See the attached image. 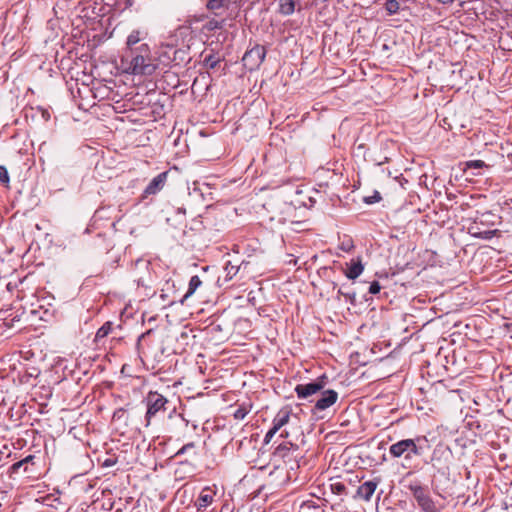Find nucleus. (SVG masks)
<instances>
[{
	"mask_svg": "<svg viewBox=\"0 0 512 512\" xmlns=\"http://www.w3.org/2000/svg\"><path fill=\"white\" fill-rule=\"evenodd\" d=\"M125 57L130 58L127 72L133 75H152L157 68L153 63L150 48L145 43L137 46V50L126 53Z\"/></svg>",
	"mask_w": 512,
	"mask_h": 512,
	"instance_id": "f257e3e1",
	"label": "nucleus"
},
{
	"mask_svg": "<svg viewBox=\"0 0 512 512\" xmlns=\"http://www.w3.org/2000/svg\"><path fill=\"white\" fill-rule=\"evenodd\" d=\"M497 218L491 212H484L474 218V221L468 226V233L475 237L490 240L497 233V229H490V226L495 225L494 219Z\"/></svg>",
	"mask_w": 512,
	"mask_h": 512,
	"instance_id": "f03ea898",
	"label": "nucleus"
},
{
	"mask_svg": "<svg viewBox=\"0 0 512 512\" xmlns=\"http://www.w3.org/2000/svg\"><path fill=\"white\" fill-rule=\"evenodd\" d=\"M408 489L423 512H439V509L433 501L427 487H424L419 483H411L408 485Z\"/></svg>",
	"mask_w": 512,
	"mask_h": 512,
	"instance_id": "7ed1b4c3",
	"label": "nucleus"
},
{
	"mask_svg": "<svg viewBox=\"0 0 512 512\" xmlns=\"http://www.w3.org/2000/svg\"><path fill=\"white\" fill-rule=\"evenodd\" d=\"M145 401L147 406L145 419L148 426L153 417H155L159 412L166 410V404L168 403V400L162 394L156 391H150L147 394Z\"/></svg>",
	"mask_w": 512,
	"mask_h": 512,
	"instance_id": "20e7f679",
	"label": "nucleus"
},
{
	"mask_svg": "<svg viewBox=\"0 0 512 512\" xmlns=\"http://www.w3.org/2000/svg\"><path fill=\"white\" fill-rule=\"evenodd\" d=\"M389 453L394 458H400L402 456L409 458L411 454L417 456L421 455L422 451L414 439H403L392 444L389 448Z\"/></svg>",
	"mask_w": 512,
	"mask_h": 512,
	"instance_id": "39448f33",
	"label": "nucleus"
},
{
	"mask_svg": "<svg viewBox=\"0 0 512 512\" xmlns=\"http://www.w3.org/2000/svg\"><path fill=\"white\" fill-rule=\"evenodd\" d=\"M266 56V50L261 45H255L245 52L242 57L243 65L250 71L256 70L263 63Z\"/></svg>",
	"mask_w": 512,
	"mask_h": 512,
	"instance_id": "423d86ee",
	"label": "nucleus"
},
{
	"mask_svg": "<svg viewBox=\"0 0 512 512\" xmlns=\"http://www.w3.org/2000/svg\"><path fill=\"white\" fill-rule=\"evenodd\" d=\"M325 379H326V377L322 376L314 382H310V383H306V384H298L295 387V392H296L297 397L299 399H308L310 396L321 391L326 385Z\"/></svg>",
	"mask_w": 512,
	"mask_h": 512,
	"instance_id": "0eeeda50",
	"label": "nucleus"
},
{
	"mask_svg": "<svg viewBox=\"0 0 512 512\" xmlns=\"http://www.w3.org/2000/svg\"><path fill=\"white\" fill-rule=\"evenodd\" d=\"M35 460L36 456L28 455L24 459L14 463L11 467V473H18L19 469L23 467L24 472L28 477H35Z\"/></svg>",
	"mask_w": 512,
	"mask_h": 512,
	"instance_id": "6e6552de",
	"label": "nucleus"
},
{
	"mask_svg": "<svg viewBox=\"0 0 512 512\" xmlns=\"http://www.w3.org/2000/svg\"><path fill=\"white\" fill-rule=\"evenodd\" d=\"M167 177H168V172L167 171L162 172V173L158 174L157 176H155L149 182L147 187L145 188L144 193H143V197H147L149 195H155L158 192H160L164 188V186L166 184Z\"/></svg>",
	"mask_w": 512,
	"mask_h": 512,
	"instance_id": "1a4fd4ad",
	"label": "nucleus"
},
{
	"mask_svg": "<svg viewBox=\"0 0 512 512\" xmlns=\"http://www.w3.org/2000/svg\"><path fill=\"white\" fill-rule=\"evenodd\" d=\"M337 399L338 393L335 390L323 391L321 397L315 402L314 408L318 411H323L335 404Z\"/></svg>",
	"mask_w": 512,
	"mask_h": 512,
	"instance_id": "9d476101",
	"label": "nucleus"
},
{
	"mask_svg": "<svg viewBox=\"0 0 512 512\" xmlns=\"http://www.w3.org/2000/svg\"><path fill=\"white\" fill-rule=\"evenodd\" d=\"M215 494V491L211 487L207 486L203 488L195 502L197 509H206L210 504H212Z\"/></svg>",
	"mask_w": 512,
	"mask_h": 512,
	"instance_id": "9b49d317",
	"label": "nucleus"
},
{
	"mask_svg": "<svg viewBox=\"0 0 512 512\" xmlns=\"http://www.w3.org/2000/svg\"><path fill=\"white\" fill-rule=\"evenodd\" d=\"M378 481L370 480L366 481L358 487L357 495L364 499L365 501H370L373 496L377 486Z\"/></svg>",
	"mask_w": 512,
	"mask_h": 512,
	"instance_id": "f8f14e48",
	"label": "nucleus"
},
{
	"mask_svg": "<svg viewBox=\"0 0 512 512\" xmlns=\"http://www.w3.org/2000/svg\"><path fill=\"white\" fill-rule=\"evenodd\" d=\"M291 410L288 407L282 408L273 419V427L280 430L290 421Z\"/></svg>",
	"mask_w": 512,
	"mask_h": 512,
	"instance_id": "ddd939ff",
	"label": "nucleus"
},
{
	"mask_svg": "<svg viewBox=\"0 0 512 512\" xmlns=\"http://www.w3.org/2000/svg\"><path fill=\"white\" fill-rule=\"evenodd\" d=\"M363 270L364 266L362 265L361 260L358 259L356 261L352 260L349 264H347V268L344 273L348 279L354 280L361 275Z\"/></svg>",
	"mask_w": 512,
	"mask_h": 512,
	"instance_id": "4468645a",
	"label": "nucleus"
},
{
	"mask_svg": "<svg viewBox=\"0 0 512 512\" xmlns=\"http://www.w3.org/2000/svg\"><path fill=\"white\" fill-rule=\"evenodd\" d=\"M297 448H298L297 445L293 444L290 441H287V442L280 444L276 448L274 455L276 457L284 459L285 457H287L289 455L291 450H296Z\"/></svg>",
	"mask_w": 512,
	"mask_h": 512,
	"instance_id": "2eb2a0df",
	"label": "nucleus"
},
{
	"mask_svg": "<svg viewBox=\"0 0 512 512\" xmlns=\"http://www.w3.org/2000/svg\"><path fill=\"white\" fill-rule=\"evenodd\" d=\"M202 285V281L199 278L198 275H194L191 277L188 285V290L183 296L181 303H183L185 300H187L189 297H191L195 291Z\"/></svg>",
	"mask_w": 512,
	"mask_h": 512,
	"instance_id": "dca6fc26",
	"label": "nucleus"
},
{
	"mask_svg": "<svg viewBox=\"0 0 512 512\" xmlns=\"http://www.w3.org/2000/svg\"><path fill=\"white\" fill-rule=\"evenodd\" d=\"M141 40L140 32L137 30L132 31L129 36L127 37L126 45H127V51L126 53L131 52V50H137V47H135L136 44H138Z\"/></svg>",
	"mask_w": 512,
	"mask_h": 512,
	"instance_id": "f3484780",
	"label": "nucleus"
},
{
	"mask_svg": "<svg viewBox=\"0 0 512 512\" xmlns=\"http://www.w3.org/2000/svg\"><path fill=\"white\" fill-rule=\"evenodd\" d=\"M279 11L283 15H291L295 11V1L280 0Z\"/></svg>",
	"mask_w": 512,
	"mask_h": 512,
	"instance_id": "a211bd4d",
	"label": "nucleus"
},
{
	"mask_svg": "<svg viewBox=\"0 0 512 512\" xmlns=\"http://www.w3.org/2000/svg\"><path fill=\"white\" fill-rule=\"evenodd\" d=\"M164 47L169 49L170 51H173V54H174V57L172 58L169 55L168 51H164V52L160 53V58L163 60V62H166L167 64L172 62V61H176L177 60V54H184L185 53L183 50H174L173 46H171V45H166Z\"/></svg>",
	"mask_w": 512,
	"mask_h": 512,
	"instance_id": "6ab92c4d",
	"label": "nucleus"
},
{
	"mask_svg": "<svg viewBox=\"0 0 512 512\" xmlns=\"http://www.w3.org/2000/svg\"><path fill=\"white\" fill-rule=\"evenodd\" d=\"M112 330V322H105L96 332L95 341L100 342L103 338L107 337Z\"/></svg>",
	"mask_w": 512,
	"mask_h": 512,
	"instance_id": "aec40b11",
	"label": "nucleus"
},
{
	"mask_svg": "<svg viewBox=\"0 0 512 512\" xmlns=\"http://www.w3.org/2000/svg\"><path fill=\"white\" fill-rule=\"evenodd\" d=\"M231 0H208L206 7L211 11H216L222 8H228Z\"/></svg>",
	"mask_w": 512,
	"mask_h": 512,
	"instance_id": "412c9836",
	"label": "nucleus"
},
{
	"mask_svg": "<svg viewBox=\"0 0 512 512\" xmlns=\"http://www.w3.org/2000/svg\"><path fill=\"white\" fill-rule=\"evenodd\" d=\"M221 58L217 57L215 54L211 53L204 57L203 65L207 69H214L220 63Z\"/></svg>",
	"mask_w": 512,
	"mask_h": 512,
	"instance_id": "4be33fe9",
	"label": "nucleus"
},
{
	"mask_svg": "<svg viewBox=\"0 0 512 512\" xmlns=\"http://www.w3.org/2000/svg\"><path fill=\"white\" fill-rule=\"evenodd\" d=\"M385 9L388 15H395L400 9V4L397 0H387L385 3Z\"/></svg>",
	"mask_w": 512,
	"mask_h": 512,
	"instance_id": "5701e85b",
	"label": "nucleus"
},
{
	"mask_svg": "<svg viewBox=\"0 0 512 512\" xmlns=\"http://www.w3.org/2000/svg\"><path fill=\"white\" fill-rule=\"evenodd\" d=\"M224 271L226 273V280H231L239 271V266L233 265L231 262H228L225 265Z\"/></svg>",
	"mask_w": 512,
	"mask_h": 512,
	"instance_id": "b1692460",
	"label": "nucleus"
},
{
	"mask_svg": "<svg viewBox=\"0 0 512 512\" xmlns=\"http://www.w3.org/2000/svg\"><path fill=\"white\" fill-rule=\"evenodd\" d=\"M485 166L486 164L482 160H471L466 162V169H481Z\"/></svg>",
	"mask_w": 512,
	"mask_h": 512,
	"instance_id": "393cba45",
	"label": "nucleus"
},
{
	"mask_svg": "<svg viewBox=\"0 0 512 512\" xmlns=\"http://www.w3.org/2000/svg\"><path fill=\"white\" fill-rule=\"evenodd\" d=\"M0 182L4 184L5 186L9 185L10 178L7 169L0 165Z\"/></svg>",
	"mask_w": 512,
	"mask_h": 512,
	"instance_id": "a878e982",
	"label": "nucleus"
},
{
	"mask_svg": "<svg viewBox=\"0 0 512 512\" xmlns=\"http://www.w3.org/2000/svg\"><path fill=\"white\" fill-rule=\"evenodd\" d=\"M331 490L334 494L341 495V494L345 493L346 487L343 483L336 482V483L331 484Z\"/></svg>",
	"mask_w": 512,
	"mask_h": 512,
	"instance_id": "bb28decb",
	"label": "nucleus"
},
{
	"mask_svg": "<svg viewBox=\"0 0 512 512\" xmlns=\"http://www.w3.org/2000/svg\"><path fill=\"white\" fill-rule=\"evenodd\" d=\"M382 199L380 193L378 191H375L372 196H368L364 198V202L367 204H374L376 202H379Z\"/></svg>",
	"mask_w": 512,
	"mask_h": 512,
	"instance_id": "cd10ccee",
	"label": "nucleus"
},
{
	"mask_svg": "<svg viewBox=\"0 0 512 512\" xmlns=\"http://www.w3.org/2000/svg\"><path fill=\"white\" fill-rule=\"evenodd\" d=\"M248 411L246 410V408H243V407H240L238 408L235 412H234V417L235 419L237 420H242L245 418V416L247 415Z\"/></svg>",
	"mask_w": 512,
	"mask_h": 512,
	"instance_id": "c85d7f7f",
	"label": "nucleus"
},
{
	"mask_svg": "<svg viewBox=\"0 0 512 512\" xmlns=\"http://www.w3.org/2000/svg\"><path fill=\"white\" fill-rule=\"evenodd\" d=\"M194 443L193 442H190V443H187L185 444L181 449H179L176 453V456H179V455H182L192 449H194Z\"/></svg>",
	"mask_w": 512,
	"mask_h": 512,
	"instance_id": "c756f323",
	"label": "nucleus"
},
{
	"mask_svg": "<svg viewBox=\"0 0 512 512\" xmlns=\"http://www.w3.org/2000/svg\"><path fill=\"white\" fill-rule=\"evenodd\" d=\"M381 290V286L378 281H373L369 286V293L370 294H377Z\"/></svg>",
	"mask_w": 512,
	"mask_h": 512,
	"instance_id": "7c9ffc66",
	"label": "nucleus"
},
{
	"mask_svg": "<svg viewBox=\"0 0 512 512\" xmlns=\"http://www.w3.org/2000/svg\"><path fill=\"white\" fill-rule=\"evenodd\" d=\"M278 431L279 430L275 429V427L272 426L271 429H269V431L266 433L264 437V442L268 444Z\"/></svg>",
	"mask_w": 512,
	"mask_h": 512,
	"instance_id": "2f4dec72",
	"label": "nucleus"
},
{
	"mask_svg": "<svg viewBox=\"0 0 512 512\" xmlns=\"http://www.w3.org/2000/svg\"><path fill=\"white\" fill-rule=\"evenodd\" d=\"M302 508L303 509H310V508L318 509V506H316L312 501H307L302 504Z\"/></svg>",
	"mask_w": 512,
	"mask_h": 512,
	"instance_id": "473e14b6",
	"label": "nucleus"
},
{
	"mask_svg": "<svg viewBox=\"0 0 512 512\" xmlns=\"http://www.w3.org/2000/svg\"><path fill=\"white\" fill-rule=\"evenodd\" d=\"M338 294L344 295L347 299H350V300H351V302H353V301H354V299H355V294H354V293H353V294L344 293V292L342 291V289H339V290H338Z\"/></svg>",
	"mask_w": 512,
	"mask_h": 512,
	"instance_id": "72a5a7b5",
	"label": "nucleus"
},
{
	"mask_svg": "<svg viewBox=\"0 0 512 512\" xmlns=\"http://www.w3.org/2000/svg\"><path fill=\"white\" fill-rule=\"evenodd\" d=\"M42 117L45 121H48L50 119V113L47 110H42Z\"/></svg>",
	"mask_w": 512,
	"mask_h": 512,
	"instance_id": "f704fd0d",
	"label": "nucleus"
},
{
	"mask_svg": "<svg viewBox=\"0 0 512 512\" xmlns=\"http://www.w3.org/2000/svg\"><path fill=\"white\" fill-rule=\"evenodd\" d=\"M439 3L441 4H452L454 2V0H437Z\"/></svg>",
	"mask_w": 512,
	"mask_h": 512,
	"instance_id": "c9c22d12",
	"label": "nucleus"
},
{
	"mask_svg": "<svg viewBox=\"0 0 512 512\" xmlns=\"http://www.w3.org/2000/svg\"><path fill=\"white\" fill-rule=\"evenodd\" d=\"M289 436V433L286 431V430H283L281 433H280V437L282 438H288Z\"/></svg>",
	"mask_w": 512,
	"mask_h": 512,
	"instance_id": "e433bc0d",
	"label": "nucleus"
},
{
	"mask_svg": "<svg viewBox=\"0 0 512 512\" xmlns=\"http://www.w3.org/2000/svg\"><path fill=\"white\" fill-rule=\"evenodd\" d=\"M210 25H212V26H213V27H215V28H217V27H218V23H217V22H215V23L210 22Z\"/></svg>",
	"mask_w": 512,
	"mask_h": 512,
	"instance_id": "4c0bfd02",
	"label": "nucleus"
},
{
	"mask_svg": "<svg viewBox=\"0 0 512 512\" xmlns=\"http://www.w3.org/2000/svg\"><path fill=\"white\" fill-rule=\"evenodd\" d=\"M210 25H212V26H213V27H215V28H217V27H218V23H217V22H215V23L210 22Z\"/></svg>",
	"mask_w": 512,
	"mask_h": 512,
	"instance_id": "58836bf2",
	"label": "nucleus"
},
{
	"mask_svg": "<svg viewBox=\"0 0 512 512\" xmlns=\"http://www.w3.org/2000/svg\"><path fill=\"white\" fill-rule=\"evenodd\" d=\"M210 25H212V26H213V27H215V28H217V27H218V23H217V22H215V23L210 22Z\"/></svg>",
	"mask_w": 512,
	"mask_h": 512,
	"instance_id": "ea45409f",
	"label": "nucleus"
}]
</instances>
